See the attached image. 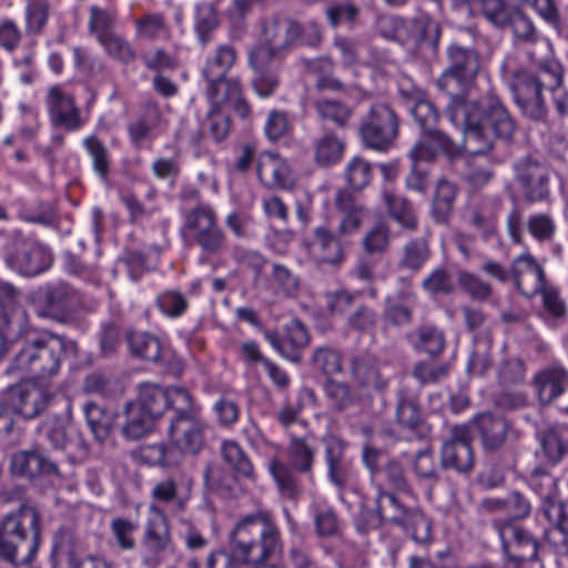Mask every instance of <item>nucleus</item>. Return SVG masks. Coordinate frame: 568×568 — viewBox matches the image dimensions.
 I'll return each instance as SVG.
<instances>
[{
	"instance_id": "obj_1",
	"label": "nucleus",
	"mask_w": 568,
	"mask_h": 568,
	"mask_svg": "<svg viewBox=\"0 0 568 568\" xmlns=\"http://www.w3.org/2000/svg\"><path fill=\"white\" fill-rule=\"evenodd\" d=\"M446 112L449 120L463 129L465 144L474 154H486L493 149L495 138L509 140L516 129L515 121L494 93L478 101L454 94Z\"/></svg>"
},
{
	"instance_id": "obj_2",
	"label": "nucleus",
	"mask_w": 568,
	"mask_h": 568,
	"mask_svg": "<svg viewBox=\"0 0 568 568\" xmlns=\"http://www.w3.org/2000/svg\"><path fill=\"white\" fill-rule=\"evenodd\" d=\"M14 348L10 368L44 381L58 375L68 353L77 354L78 344L50 329L19 325L17 335L10 341Z\"/></svg>"
},
{
	"instance_id": "obj_3",
	"label": "nucleus",
	"mask_w": 568,
	"mask_h": 568,
	"mask_svg": "<svg viewBox=\"0 0 568 568\" xmlns=\"http://www.w3.org/2000/svg\"><path fill=\"white\" fill-rule=\"evenodd\" d=\"M41 514L29 505L0 518V560L13 566L30 565L39 550L42 526Z\"/></svg>"
},
{
	"instance_id": "obj_4",
	"label": "nucleus",
	"mask_w": 568,
	"mask_h": 568,
	"mask_svg": "<svg viewBox=\"0 0 568 568\" xmlns=\"http://www.w3.org/2000/svg\"><path fill=\"white\" fill-rule=\"evenodd\" d=\"M230 546L246 568L262 567L281 550V532L272 515L258 510L237 521L230 532Z\"/></svg>"
},
{
	"instance_id": "obj_5",
	"label": "nucleus",
	"mask_w": 568,
	"mask_h": 568,
	"mask_svg": "<svg viewBox=\"0 0 568 568\" xmlns=\"http://www.w3.org/2000/svg\"><path fill=\"white\" fill-rule=\"evenodd\" d=\"M562 83V67L555 60L542 62L535 72L518 71L510 88L521 112L534 121L547 116L546 92H554Z\"/></svg>"
},
{
	"instance_id": "obj_6",
	"label": "nucleus",
	"mask_w": 568,
	"mask_h": 568,
	"mask_svg": "<svg viewBox=\"0 0 568 568\" xmlns=\"http://www.w3.org/2000/svg\"><path fill=\"white\" fill-rule=\"evenodd\" d=\"M176 410L173 413L168 430L174 448L184 455H199L205 445L206 424L200 416L192 395L186 398L178 396Z\"/></svg>"
},
{
	"instance_id": "obj_7",
	"label": "nucleus",
	"mask_w": 568,
	"mask_h": 568,
	"mask_svg": "<svg viewBox=\"0 0 568 568\" xmlns=\"http://www.w3.org/2000/svg\"><path fill=\"white\" fill-rule=\"evenodd\" d=\"M399 124V116L390 104L375 102L362 116L358 135L365 148L386 152L398 138Z\"/></svg>"
},
{
	"instance_id": "obj_8",
	"label": "nucleus",
	"mask_w": 568,
	"mask_h": 568,
	"mask_svg": "<svg viewBox=\"0 0 568 568\" xmlns=\"http://www.w3.org/2000/svg\"><path fill=\"white\" fill-rule=\"evenodd\" d=\"M181 234L207 255L220 254L226 245L225 233L217 225L215 212L209 205H197L184 214Z\"/></svg>"
},
{
	"instance_id": "obj_9",
	"label": "nucleus",
	"mask_w": 568,
	"mask_h": 568,
	"mask_svg": "<svg viewBox=\"0 0 568 568\" xmlns=\"http://www.w3.org/2000/svg\"><path fill=\"white\" fill-rule=\"evenodd\" d=\"M362 459L369 471L371 480L393 493L412 494V485L407 471L400 460L390 457L386 450L366 445L363 448Z\"/></svg>"
},
{
	"instance_id": "obj_10",
	"label": "nucleus",
	"mask_w": 568,
	"mask_h": 568,
	"mask_svg": "<svg viewBox=\"0 0 568 568\" xmlns=\"http://www.w3.org/2000/svg\"><path fill=\"white\" fill-rule=\"evenodd\" d=\"M501 550L507 562L519 568L523 564L538 560L539 541L520 521L516 519H494Z\"/></svg>"
},
{
	"instance_id": "obj_11",
	"label": "nucleus",
	"mask_w": 568,
	"mask_h": 568,
	"mask_svg": "<svg viewBox=\"0 0 568 568\" xmlns=\"http://www.w3.org/2000/svg\"><path fill=\"white\" fill-rule=\"evenodd\" d=\"M51 252L37 241L12 231L6 244V262L9 267L26 276L38 275L51 266Z\"/></svg>"
},
{
	"instance_id": "obj_12",
	"label": "nucleus",
	"mask_w": 568,
	"mask_h": 568,
	"mask_svg": "<svg viewBox=\"0 0 568 568\" xmlns=\"http://www.w3.org/2000/svg\"><path fill=\"white\" fill-rule=\"evenodd\" d=\"M302 34V26L288 18L275 17L263 28V42L253 48L255 62L281 59V53L292 47Z\"/></svg>"
},
{
	"instance_id": "obj_13",
	"label": "nucleus",
	"mask_w": 568,
	"mask_h": 568,
	"mask_svg": "<svg viewBox=\"0 0 568 568\" xmlns=\"http://www.w3.org/2000/svg\"><path fill=\"white\" fill-rule=\"evenodd\" d=\"M34 381L30 378L11 385L3 393L4 404L24 419L40 416L55 397L52 392L39 386Z\"/></svg>"
},
{
	"instance_id": "obj_14",
	"label": "nucleus",
	"mask_w": 568,
	"mask_h": 568,
	"mask_svg": "<svg viewBox=\"0 0 568 568\" xmlns=\"http://www.w3.org/2000/svg\"><path fill=\"white\" fill-rule=\"evenodd\" d=\"M10 471L14 476L30 480L40 478L60 480L63 478L58 458L41 446L13 453Z\"/></svg>"
},
{
	"instance_id": "obj_15",
	"label": "nucleus",
	"mask_w": 568,
	"mask_h": 568,
	"mask_svg": "<svg viewBox=\"0 0 568 568\" xmlns=\"http://www.w3.org/2000/svg\"><path fill=\"white\" fill-rule=\"evenodd\" d=\"M81 301V294L78 290L67 283H58L47 287L39 298L37 314L58 323H69Z\"/></svg>"
},
{
	"instance_id": "obj_16",
	"label": "nucleus",
	"mask_w": 568,
	"mask_h": 568,
	"mask_svg": "<svg viewBox=\"0 0 568 568\" xmlns=\"http://www.w3.org/2000/svg\"><path fill=\"white\" fill-rule=\"evenodd\" d=\"M448 67L437 80V85L447 91L450 80H456L464 88L470 85L478 75L481 62L474 48L452 44L447 50Z\"/></svg>"
},
{
	"instance_id": "obj_17",
	"label": "nucleus",
	"mask_w": 568,
	"mask_h": 568,
	"mask_svg": "<svg viewBox=\"0 0 568 568\" xmlns=\"http://www.w3.org/2000/svg\"><path fill=\"white\" fill-rule=\"evenodd\" d=\"M440 466L459 474H468L475 466V453L470 442L467 426L454 425L449 430V438L440 448Z\"/></svg>"
},
{
	"instance_id": "obj_18",
	"label": "nucleus",
	"mask_w": 568,
	"mask_h": 568,
	"mask_svg": "<svg viewBox=\"0 0 568 568\" xmlns=\"http://www.w3.org/2000/svg\"><path fill=\"white\" fill-rule=\"evenodd\" d=\"M53 568H112V565L97 555L82 557L79 538L71 531L59 530L52 551Z\"/></svg>"
},
{
	"instance_id": "obj_19",
	"label": "nucleus",
	"mask_w": 568,
	"mask_h": 568,
	"mask_svg": "<svg viewBox=\"0 0 568 568\" xmlns=\"http://www.w3.org/2000/svg\"><path fill=\"white\" fill-rule=\"evenodd\" d=\"M516 181L524 199L529 203L546 200L549 196V172L540 161L526 156L514 165Z\"/></svg>"
},
{
	"instance_id": "obj_20",
	"label": "nucleus",
	"mask_w": 568,
	"mask_h": 568,
	"mask_svg": "<svg viewBox=\"0 0 568 568\" xmlns=\"http://www.w3.org/2000/svg\"><path fill=\"white\" fill-rule=\"evenodd\" d=\"M474 434L486 454L501 452L513 434V425L504 416L481 413L471 420Z\"/></svg>"
},
{
	"instance_id": "obj_21",
	"label": "nucleus",
	"mask_w": 568,
	"mask_h": 568,
	"mask_svg": "<svg viewBox=\"0 0 568 568\" xmlns=\"http://www.w3.org/2000/svg\"><path fill=\"white\" fill-rule=\"evenodd\" d=\"M171 545V532L169 519L164 511L155 504L149 505V517L144 526L142 546L150 556L144 558L148 566H155L160 562L159 555L165 551Z\"/></svg>"
},
{
	"instance_id": "obj_22",
	"label": "nucleus",
	"mask_w": 568,
	"mask_h": 568,
	"mask_svg": "<svg viewBox=\"0 0 568 568\" xmlns=\"http://www.w3.org/2000/svg\"><path fill=\"white\" fill-rule=\"evenodd\" d=\"M264 337L282 356L296 364L301 363L302 352L310 343V334L298 318L284 325L283 335L275 329H266Z\"/></svg>"
},
{
	"instance_id": "obj_23",
	"label": "nucleus",
	"mask_w": 568,
	"mask_h": 568,
	"mask_svg": "<svg viewBox=\"0 0 568 568\" xmlns=\"http://www.w3.org/2000/svg\"><path fill=\"white\" fill-rule=\"evenodd\" d=\"M178 396L189 398L191 394L183 387L164 389L154 383H142L138 388V397L132 403L158 419L168 408H171L173 413L176 410L175 399Z\"/></svg>"
},
{
	"instance_id": "obj_24",
	"label": "nucleus",
	"mask_w": 568,
	"mask_h": 568,
	"mask_svg": "<svg viewBox=\"0 0 568 568\" xmlns=\"http://www.w3.org/2000/svg\"><path fill=\"white\" fill-rule=\"evenodd\" d=\"M351 375L357 389L366 395L383 394L388 388V378L381 371L378 359L369 353L351 358Z\"/></svg>"
},
{
	"instance_id": "obj_25",
	"label": "nucleus",
	"mask_w": 568,
	"mask_h": 568,
	"mask_svg": "<svg viewBox=\"0 0 568 568\" xmlns=\"http://www.w3.org/2000/svg\"><path fill=\"white\" fill-rule=\"evenodd\" d=\"M510 275L517 291L526 297L536 296L546 285L545 271L530 253L513 260Z\"/></svg>"
},
{
	"instance_id": "obj_26",
	"label": "nucleus",
	"mask_w": 568,
	"mask_h": 568,
	"mask_svg": "<svg viewBox=\"0 0 568 568\" xmlns=\"http://www.w3.org/2000/svg\"><path fill=\"white\" fill-rule=\"evenodd\" d=\"M206 82V97L211 102V106L223 110L224 105H230L233 111L245 119L251 113L248 102L243 97L242 84L237 79L224 77L223 80Z\"/></svg>"
},
{
	"instance_id": "obj_27",
	"label": "nucleus",
	"mask_w": 568,
	"mask_h": 568,
	"mask_svg": "<svg viewBox=\"0 0 568 568\" xmlns=\"http://www.w3.org/2000/svg\"><path fill=\"white\" fill-rule=\"evenodd\" d=\"M192 480L182 473H174L158 480L151 490L152 503L171 505L176 510H183L190 499Z\"/></svg>"
},
{
	"instance_id": "obj_28",
	"label": "nucleus",
	"mask_w": 568,
	"mask_h": 568,
	"mask_svg": "<svg viewBox=\"0 0 568 568\" xmlns=\"http://www.w3.org/2000/svg\"><path fill=\"white\" fill-rule=\"evenodd\" d=\"M324 443L328 479L338 490H344L355 476L353 463L345 454V443L337 437H329Z\"/></svg>"
},
{
	"instance_id": "obj_29",
	"label": "nucleus",
	"mask_w": 568,
	"mask_h": 568,
	"mask_svg": "<svg viewBox=\"0 0 568 568\" xmlns=\"http://www.w3.org/2000/svg\"><path fill=\"white\" fill-rule=\"evenodd\" d=\"M454 140L438 129V125L420 131V138L409 152L413 162H433L439 154L453 156L456 153Z\"/></svg>"
},
{
	"instance_id": "obj_30",
	"label": "nucleus",
	"mask_w": 568,
	"mask_h": 568,
	"mask_svg": "<svg viewBox=\"0 0 568 568\" xmlns=\"http://www.w3.org/2000/svg\"><path fill=\"white\" fill-rule=\"evenodd\" d=\"M254 52L248 53V64L254 70L252 79V89L261 98H270L278 89L281 84V59H267L262 63L254 60Z\"/></svg>"
},
{
	"instance_id": "obj_31",
	"label": "nucleus",
	"mask_w": 568,
	"mask_h": 568,
	"mask_svg": "<svg viewBox=\"0 0 568 568\" xmlns=\"http://www.w3.org/2000/svg\"><path fill=\"white\" fill-rule=\"evenodd\" d=\"M256 173L262 184L268 189H286L292 184L288 165L282 158L271 152L258 156Z\"/></svg>"
},
{
	"instance_id": "obj_32",
	"label": "nucleus",
	"mask_w": 568,
	"mask_h": 568,
	"mask_svg": "<svg viewBox=\"0 0 568 568\" xmlns=\"http://www.w3.org/2000/svg\"><path fill=\"white\" fill-rule=\"evenodd\" d=\"M51 121L67 130H77L82 125L79 110L73 98L64 94L58 87L51 88L48 97Z\"/></svg>"
},
{
	"instance_id": "obj_33",
	"label": "nucleus",
	"mask_w": 568,
	"mask_h": 568,
	"mask_svg": "<svg viewBox=\"0 0 568 568\" xmlns=\"http://www.w3.org/2000/svg\"><path fill=\"white\" fill-rule=\"evenodd\" d=\"M307 247L310 251L318 253L322 263L336 266L344 261L341 241L325 226L314 230L313 239L307 243Z\"/></svg>"
},
{
	"instance_id": "obj_34",
	"label": "nucleus",
	"mask_w": 568,
	"mask_h": 568,
	"mask_svg": "<svg viewBox=\"0 0 568 568\" xmlns=\"http://www.w3.org/2000/svg\"><path fill=\"white\" fill-rule=\"evenodd\" d=\"M540 511L552 526L549 538L554 545L568 552V514L565 504L558 499H548Z\"/></svg>"
},
{
	"instance_id": "obj_35",
	"label": "nucleus",
	"mask_w": 568,
	"mask_h": 568,
	"mask_svg": "<svg viewBox=\"0 0 568 568\" xmlns=\"http://www.w3.org/2000/svg\"><path fill=\"white\" fill-rule=\"evenodd\" d=\"M312 106L316 116L323 121L332 123L336 129H346L353 118V108L337 99L316 98L312 101Z\"/></svg>"
},
{
	"instance_id": "obj_36",
	"label": "nucleus",
	"mask_w": 568,
	"mask_h": 568,
	"mask_svg": "<svg viewBox=\"0 0 568 568\" xmlns=\"http://www.w3.org/2000/svg\"><path fill=\"white\" fill-rule=\"evenodd\" d=\"M406 341L416 349L436 357L445 348V334L432 324H423L405 335Z\"/></svg>"
},
{
	"instance_id": "obj_37",
	"label": "nucleus",
	"mask_w": 568,
	"mask_h": 568,
	"mask_svg": "<svg viewBox=\"0 0 568 568\" xmlns=\"http://www.w3.org/2000/svg\"><path fill=\"white\" fill-rule=\"evenodd\" d=\"M337 210L343 214L338 226L341 234L355 232L365 219L367 211L348 191H338L335 199Z\"/></svg>"
},
{
	"instance_id": "obj_38",
	"label": "nucleus",
	"mask_w": 568,
	"mask_h": 568,
	"mask_svg": "<svg viewBox=\"0 0 568 568\" xmlns=\"http://www.w3.org/2000/svg\"><path fill=\"white\" fill-rule=\"evenodd\" d=\"M457 192L456 184L445 179L437 182L430 206V217L436 224H448Z\"/></svg>"
},
{
	"instance_id": "obj_39",
	"label": "nucleus",
	"mask_w": 568,
	"mask_h": 568,
	"mask_svg": "<svg viewBox=\"0 0 568 568\" xmlns=\"http://www.w3.org/2000/svg\"><path fill=\"white\" fill-rule=\"evenodd\" d=\"M128 344L132 355L151 363H160L166 355V349L160 339L148 332H131L128 334Z\"/></svg>"
},
{
	"instance_id": "obj_40",
	"label": "nucleus",
	"mask_w": 568,
	"mask_h": 568,
	"mask_svg": "<svg viewBox=\"0 0 568 568\" xmlns=\"http://www.w3.org/2000/svg\"><path fill=\"white\" fill-rule=\"evenodd\" d=\"M383 200L388 215L404 230L414 232L418 227V217L413 203L405 196L384 192Z\"/></svg>"
},
{
	"instance_id": "obj_41",
	"label": "nucleus",
	"mask_w": 568,
	"mask_h": 568,
	"mask_svg": "<svg viewBox=\"0 0 568 568\" xmlns=\"http://www.w3.org/2000/svg\"><path fill=\"white\" fill-rule=\"evenodd\" d=\"M430 257L429 242L425 237L408 240L402 247L397 266L412 273L419 272Z\"/></svg>"
},
{
	"instance_id": "obj_42",
	"label": "nucleus",
	"mask_w": 568,
	"mask_h": 568,
	"mask_svg": "<svg viewBox=\"0 0 568 568\" xmlns=\"http://www.w3.org/2000/svg\"><path fill=\"white\" fill-rule=\"evenodd\" d=\"M314 161L327 168L338 163L344 154L345 143L335 132H325L313 142Z\"/></svg>"
},
{
	"instance_id": "obj_43",
	"label": "nucleus",
	"mask_w": 568,
	"mask_h": 568,
	"mask_svg": "<svg viewBox=\"0 0 568 568\" xmlns=\"http://www.w3.org/2000/svg\"><path fill=\"white\" fill-rule=\"evenodd\" d=\"M567 381L568 374L561 367L540 372L535 378L540 402L549 404L560 396L564 393Z\"/></svg>"
},
{
	"instance_id": "obj_44",
	"label": "nucleus",
	"mask_w": 568,
	"mask_h": 568,
	"mask_svg": "<svg viewBox=\"0 0 568 568\" xmlns=\"http://www.w3.org/2000/svg\"><path fill=\"white\" fill-rule=\"evenodd\" d=\"M204 488L207 495L227 498L233 490L234 477L219 463L210 462L203 471Z\"/></svg>"
},
{
	"instance_id": "obj_45",
	"label": "nucleus",
	"mask_w": 568,
	"mask_h": 568,
	"mask_svg": "<svg viewBox=\"0 0 568 568\" xmlns=\"http://www.w3.org/2000/svg\"><path fill=\"white\" fill-rule=\"evenodd\" d=\"M126 420L122 426V435L130 440H138L152 432L155 418L132 402L125 405Z\"/></svg>"
},
{
	"instance_id": "obj_46",
	"label": "nucleus",
	"mask_w": 568,
	"mask_h": 568,
	"mask_svg": "<svg viewBox=\"0 0 568 568\" xmlns=\"http://www.w3.org/2000/svg\"><path fill=\"white\" fill-rule=\"evenodd\" d=\"M375 506L381 514L382 521H389L395 526L404 523L405 517L412 508L405 506L397 497L396 493L389 491L379 486L375 497Z\"/></svg>"
},
{
	"instance_id": "obj_47",
	"label": "nucleus",
	"mask_w": 568,
	"mask_h": 568,
	"mask_svg": "<svg viewBox=\"0 0 568 568\" xmlns=\"http://www.w3.org/2000/svg\"><path fill=\"white\" fill-rule=\"evenodd\" d=\"M324 395L334 413H342L353 407L358 397L346 382L327 378L323 385Z\"/></svg>"
},
{
	"instance_id": "obj_48",
	"label": "nucleus",
	"mask_w": 568,
	"mask_h": 568,
	"mask_svg": "<svg viewBox=\"0 0 568 568\" xmlns=\"http://www.w3.org/2000/svg\"><path fill=\"white\" fill-rule=\"evenodd\" d=\"M235 61V49L229 44L220 45L215 54L206 61L203 68L202 74L204 80L211 81L212 83L217 80H223Z\"/></svg>"
},
{
	"instance_id": "obj_49",
	"label": "nucleus",
	"mask_w": 568,
	"mask_h": 568,
	"mask_svg": "<svg viewBox=\"0 0 568 568\" xmlns=\"http://www.w3.org/2000/svg\"><path fill=\"white\" fill-rule=\"evenodd\" d=\"M290 466L298 473L310 474L315 460V448L302 437L292 436L287 445Z\"/></svg>"
},
{
	"instance_id": "obj_50",
	"label": "nucleus",
	"mask_w": 568,
	"mask_h": 568,
	"mask_svg": "<svg viewBox=\"0 0 568 568\" xmlns=\"http://www.w3.org/2000/svg\"><path fill=\"white\" fill-rule=\"evenodd\" d=\"M410 32V41L416 44H427L434 51L437 49L440 38V26L428 14L415 17L408 26Z\"/></svg>"
},
{
	"instance_id": "obj_51",
	"label": "nucleus",
	"mask_w": 568,
	"mask_h": 568,
	"mask_svg": "<svg viewBox=\"0 0 568 568\" xmlns=\"http://www.w3.org/2000/svg\"><path fill=\"white\" fill-rule=\"evenodd\" d=\"M506 27L511 29L516 42L534 44L539 40L532 19L520 8L510 9Z\"/></svg>"
},
{
	"instance_id": "obj_52",
	"label": "nucleus",
	"mask_w": 568,
	"mask_h": 568,
	"mask_svg": "<svg viewBox=\"0 0 568 568\" xmlns=\"http://www.w3.org/2000/svg\"><path fill=\"white\" fill-rule=\"evenodd\" d=\"M538 440L544 457L550 465L558 464L568 454V440L556 428H547L538 433Z\"/></svg>"
},
{
	"instance_id": "obj_53",
	"label": "nucleus",
	"mask_w": 568,
	"mask_h": 568,
	"mask_svg": "<svg viewBox=\"0 0 568 568\" xmlns=\"http://www.w3.org/2000/svg\"><path fill=\"white\" fill-rule=\"evenodd\" d=\"M224 462L243 478H254V467L243 448L235 440H224L221 446Z\"/></svg>"
},
{
	"instance_id": "obj_54",
	"label": "nucleus",
	"mask_w": 568,
	"mask_h": 568,
	"mask_svg": "<svg viewBox=\"0 0 568 568\" xmlns=\"http://www.w3.org/2000/svg\"><path fill=\"white\" fill-rule=\"evenodd\" d=\"M139 460L148 466L169 468L178 465L174 449L165 443L144 444L136 452Z\"/></svg>"
},
{
	"instance_id": "obj_55",
	"label": "nucleus",
	"mask_w": 568,
	"mask_h": 568,
	"mask_svg": "<svg viewBox=\"0 0 568 568\" xmlns=\"http://www.w3.org/2000/svg\"><path fill=\"white\" fill-rule=\"evenodd\" d=\"M542 296V316L548 325L556 327L567 317V305L559 291L552 286H544L539 292Z\"/></svg>"
},
{
	"instance_id": "obj_56",
	"label": "nucleus",
	"mask_w": 568,
	"mask_h": 568,
	"mask_svg": "<svg viewBox=\"0 0 568 568\" xmlns=\"http://www.w3.org/2000/svg\"><path fill=\"white\" fill-rule=\"evenodd\" d=\"M457 283L460 290L473 301L487 302L494 295L493 285L475 273L468 271L458 272Z\"/></svg>"
},
{
	"instance_id": "obj_57",
	"label": "nucleus",
	"mask_w": 568,
	"mask_h": 568,
	"mask_svg": "<svg viewBox=\"0 0 568 568\" xmlns=\"http://www.w3.org/2000/svg\"><path fill=\"white\" fill-rule=\"evenodd\" d=\"M268 468L281 495L287 499H295L300 494V485L294 469L278 459H273Z\"/></svg>"
},
{
	"instance_id": "obj_58",
	"label": "nucleus",
	"mask_w": 568,
	"mask_h": 568,
	"mask_svg": "<svg viewBox=\"0 0 568 568\" xmlns=\"http://www.w3.org/2000/svg\"><path fill=\"white\" fill-rule=\"evenodd\" d=\"M84 414L94 437L100 442L104 440L112 428V414L94 402H88L84 405Z\"/></svg>"
},
{
	"instance_id": "obj_59",
	"label": "nucleus",
	"mask_w": 568,
	"mask_h": 568,
	"mask_svg": "<svg viewBox=\"0 0 568 568\" xmlns=\"http://www.w3.org/2000/svg\"><path fill=\"white\" fill-rule=\"evenodd\" d=\"M377 323V312L366 304L358 305L347 317V328L358 335H374Z\"/></svg>"
},
{
	"instance_id": "obj_60",
	"label": "nucleus",
	"mask_w": 568,
	"mask_h": 568,
	"mask_svg": "<svg viewBox=\"0 0 568 568\" xmlns=\"http://www.w3.org/2000/svg\"><path fill=\"white\" fill-rule=\"evenodd\" d=\"M219 23L216 8L213 3H200L195 7L194 29L202 45L211 40V33Z\"/></svg>"
},
{
	"instance_id": "obj_61",
	"label": "nucleus",
	"mask_w": 568,
	"mask_h": 568,
	"mask_svg": "<svg viewBox=\"0 0 568 568\" xmlns=\"http://www.w3.org/2000/svg\"><path fill=\"white\" fill-rule=\"evenodd\" d=\"M399 527L404 528L412 539L418 544H426L432 539V523L417 508L410 509Z\"/></svg>"
},
{
	"instance_id": "obj_62",
	"label": "nucleus",
	"mask_w": 568,
	"mask_h": 568,
	"mask_svg": "<svg viewBox=\"0 0 568 568\" xmlns=\"http://www.w3.org/2000/svg\"><path fill=\"white\" fill-rule=\"evenodd\" d=\"M474 349L469 355L467 372L474 376L485 375L493 365L490 349L493 338L485 337L483 341L473 342Z\"/></svg>"
},
{
	"instance_id": "obj_63",
	"label": "nucleus",
	"mask_w": 568,
	"mask_h": 568,
	"mask_svg": "<svg viewBox=\"0 0 568 568\" xmlns=\"http://www.w3.org/2000/svg\"><path fill=\"white\" fill-rule=\"evenodd\" d=\"M378 33L387 39L405 44L410 41L408 22L396 16H383L377 20Z\"/></svg>"
},
{
	"instance_id": "obj_64",
	"label": "nucleus",
	"mask_w": 568,
	"mask_h": 568,
	"mask_svg": "<svg viewBox=\"0 0 568 568\" xmlns=\"http://www.w3.org/2000/svg\"><path fill=\"white\" fill-rule=\"evenodd\" d=\"M460 312L467 332L473 334V342L483 341L485 337L493 338L487 327V314L481 308L464 305Z\"/></svg>"
}]
</instances>
